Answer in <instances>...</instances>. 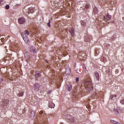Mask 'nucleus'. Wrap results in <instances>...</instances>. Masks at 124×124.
I'll return each instance as SVG.
<instances>
[{
  "label": "nucleus",
  "instance_id": "nucleus-37",
  "mask_svg": "<svg viewBox=\"0 0 124 124\" xmlns=\"http://www.w3.org/2000/svg\"><path fill=\"white\" fill-rule=\"evenodd\" d=\"M12 79H13V78H10V80H12Z\"/></svg>",
  "mask_w": 124,
  "mask_h": 124
},
{
  "label": "nucleus",
  "instance_id": "nucleus-2",
  "mask_svg": "<svg viewBox=\"0 0 124 124\" xmlns=\"http://www.w3.org/2000/svg\"><path fill=\"white\" fill-rule=\"evenodd\" d=\"M21 36L26 43H27L28 44H30V43H31V41H30L29 38H28L27 35L25 34H21Z\"/></svg>",
  "mask_w": 124,
  "mask_h": 124
},
{
  "label": "nucleus",
  "instance_id": "nucleus-6",
  "mask_svg": "<svg viewBox=\"0 0 124 124\" xmlns=\"http://www.w3.org/2000/svg\"><path fill=\"white\" fill-rule=\"evenodd\" d=\"M70 73H71V69L68 67L66 68V75H70Z\"/></svg>",
  "mask_w": 124,
  "mask_h": 124
},
{
  "label": "nucleus",
  "instance_id": "nucleus-9",
  "mask_svg": "<svg viewBox=\"0 0 124 124\" xmlns=\"http://www.w3.org/2000/svg\"><path fill=\"white\" fill-rule=\"evenodd\" d=\"M66 88L68 89V91H69V92H70L71 90H72V86L70 84L67 85Z\"/></svg>",
  "mask_w": 124,
  "mask_h": 124
},
{
  "label": "nucleus",
  "instance_id": "nucleus-30",
  "mask_svg": "<svg viewBox=\"0 0 124 124\" xmlns=\"http://www.w3.org/2000/svg\"><path fill=\"white\" fill-rule=\"evenodd\" d=\"M40 114H43V111H40Z\"/></svg>",
  "mask_w": 124,
  "mask_h": 124
},
{
  "label": "nucleus",
  "instance_id": "nucleus-25",
  "mask_svg": "<svg viewBox=\"0 0 124 124\" xmlns=\"http://www.w3.org/2000/svg\"><path fill=\"white\" fill-rule=\"evenodd\" d=\"M85 7L86 8H89V7H90V5H89V4H87L86 5H85Z\"/></svg>",
  "mask_w": 124,
  "mask_h": 124
},
{
  "label": "nucleus",
  "instance_id": "nucleus-16",
  "mask_svg": "<svg viewBox=\"0 0 124 124\" xmlns=\"http://www.w3.org/2000/svg\"><path fill=\"white\" fill-rule=\"evenodd\" d=\"M114 112L116 114V115H118V114H119V111H118V109L116 108L114 109Z\"/></svg>",
  "mask_w": 124,
  "mask_h": 124
},
{
  "label": "nucleus",
  "instance_id": "nucleus-3",
  "mask_svg": "<svg viewBox=\"0 0 124 124\" xmlns=\"http://www.w3.org/2000/svg\"><path fill=\"white\" fill-rule=\"evenodd\" d=\"M18 22L20 24V25H24L25 23H26V19L25 18L21 17H19L18 19Z\"/></svg>",
  "mask_w": 124,
  "mask_h": 124
},
{
  "label": "nucleus",
  "instance_id": "nucleus-8",
  "mask_svg": "<svg viewBox=\"0 0 124 124\" xmlns=\"http://www.w3.org/2000/svg\"><path fill=\"white\" fill-rule=\"evenodd\" d=\"M69 32L71 33V35L72 36H73L74 35V29L73 28H72L70 30H69Z\"/></svg>",
  "mask_w": 124,
  "mask_h": 124
},
{
  "label": "nucleus",
  "instance_id": "nucleus-32",
  "mask_svg": "<svg viewBox=\"0 0 124 124\" xmlns=\"http://www.w3.org/2000/svg\"><path fill=\"white\" fill-rule=\"evenodd\" d=\"M89 39H91V38H89V39H87V41H90V40H89Z\"/></svg>",
  "mask_w": 124,
  "mask_h": 124
},
{
  "label": "nucleus",
  "instance_id": "nucleus-1",
  "mask_svg": "<svg viewBox=\"0 0 124 124\" xmlns=\"http://www.w3.org/2000/svg\"><path fill=\"white\" fill-rule=\"evenodd\" d=\"M84 85L87 91H93V87L91 80L88 79L85 81Z\"/></svg>",
  "mask_w": 124,
  "mask_h": 124
},
{
  "label": "nucleus",
  "instance_id": "nucleus-22",
  "mask_svg": "<svg viewBox=\"0 0 124 124\" xmlns=\"http://www.w3.org/2000/svg\"><path fill=\"white\" fill-rule=\"evenodd\" d=\"M26 110H27V109H26V108L23 109L22 110L23 114H25V113H26Z\"/></svg>",
  "mask_w": 124,
  "mask_h": 124
},
{
  "label": "nucleus",
  "instance_id": "nucleus-7",
  "mask_svg": "<svg viewBox=\"0 0 124 124\" xmlns=\"http://www.w3.org/2000/svg\"><path fill=\"white\" fill-rule=\"evenodd\" d=\"M35 78H39L40 77V72L39 71H37L35 75Z\"/></svg>",
  "mask_w": 124,
  "mask_h": 124
},
{
  "label": "nucleus",
  "instance_id": "nucleus-19",
  "mask_svg": "<svg viewBox=\"0 0 124 124\" xmlns=\"http://www.w3.org/2000/svg\"><path fill=\"white\" fill-rule=\"evenodd\" d=\"M110 122L112 124H117V122L115 121V120H110Z\"/></svg>",
  "mask_w": 124,
  "mask_h": 124
},
{
  "label": "nucleus",
  "instance_id": "nucleus-27",
  "mask_svg": "<svg viewBox=\"0 0 124 124\" xmlns=\"http://www.w3.org/2000/svg\"><path fill=\"white\" fill-rule=\"evenodd\" d=\"M2 81H3V79H2V78H0V84L2 82Z\"/></svg>",
  "mask_w": 124,
  "mask_h": 124
},
{
  "label": "nucleus",
  "instance_id": "nucleus-31",
  "mask_svg": "<svg viewBox=\"0 0 124 124\" xmlns=\"http://www.w3.org/2000/svg\"><path fill=\"white\" fill-rule=\"evenodd\" d=\"M34 124H39V123H38V122H35V123Z\"/></svg>",
  "mask_w": 124,
  "mask_h": 124
},
{
  "label": "nucleus",
  "instance_id": "nucleus-15",
  "mask_svg": "<svg viewBox=\"0 0 124 124\" xmlns=\"http://www.w3.org/2000/svg\"><path fill=\"white\" fill-rule=\"evenodd\" d=\"M81 24L83 27H85V26H86V22L82 20L81 21Z\"/></svg>",
  "mask_w": 124,
  "mask_h": 124
},
{
  "label": "nucleus",
  "instance_id": "nucleus-21",
  "mask_svg": "<svg viewBox=\"0 0 124 124\" xmlns=\"http://www.w3.org/2000/svg\"><path fill=\"white\" fill-rule=\"evenodd\" d=\"M5 8L7 10H8L9 9V5H6L5 6Z\"/></svg>",
  "mask_w": 124,
  "mask_h": 124
},
{
  "label": "nucleus",
  "instance_id": "nucleus-26",
  "mask_svg": "<svg viewBox=\"0 0 124 124\" xmlns=\"http://www.w3.org/2000/svg\"><path fill=\"white\" fill-rule=\"evenodd\" d=\"M121 103L122 104H124V99H122L121 100Z\"/></svg>",
  "mask_w": 124,
  "mask_h": 124
},
{
  "label": "nucleus",
  "instance_id": "nucleus-36",
  "mask_svg": "<svg viewBox=\"0 0 124 124\" xmlns=\"http://www.w3.org/2000/svg\"><path fill=\"white\" fill-rule=\"evenodd\" d=\"M51 93V91H48V93Z\"/></svg>",
  "mask_w": 124,
  "mask_h": 124
},
{
  "label": "nucleus",
  "instance_id": "nucleus-34",
  "mask_svg": "<svg viewBox=\"0 0 124 124\" xmlns=\"http://www.w3.org/2000/svg\"><path fill=\"white\" fill-rule=\"evenodd\" d=\"M32 11H34V8H32Z\"/></svg>",
  "mask_w": 124,
  "mask_h": 124
},
{
  "label": "nucleus",
  "instance_id": "nucleus-13",
  "mask_svg": "<svg viewBox=\"0 0 124 124\" xmlns=\"http://www.w3.org/2000/svg\"><path fill=\"white\" fill-rule=\"evenodd\" d=\"M95 76L96 77L97 80H99V74H98V73H95Z\"/></svg>",
  "mask_w": 124,
  "mask_h": 124
},
{
  "label": "nucleus",
  "instance_id": "nucleus-17",
  "mask_svg": "<svg viewBox=\"0 0 124 124\" xmlns=\"http://www.w3.org/2000/svg\"><path fill=\"white\" fill-rule=\"evenodd\" d=\"M47 26L49 28H51V20H48V23H47Z\"/></svg>",
  "mask_w": 124,
  "mask_h": 124
},
{
  "label": "nucleus",
  "instance_id": "nucleus-35",
  "mask_svg": "<svg viewBox=\"0 0 124 124\" xmlns=\"http://www.w3.org/2000/svg\"><path fill=\"white\" fill-rule=\"evenodd\" d=\"M116 124H122L117 122Z\"/></svg>",
  "mask_w": 124,
  "mask_h": 124
},
{
  "label": "nucleus",
  "instance_id": "nucleus-29",
  "mask_svg": "<svg viewBox=\"0 0 124 124\" xmlns=\"http://www.w3.org/2000/svg\"><path fill=\"white\" fill-rule=\"evenodd\" d=\"M30 13H31V10L28 12V14H30Z\"/></svg>",
  "mask_w": 124,
  "mask_h": 124
},
{
  "label": "nucleus",
  "instance_id": "nucleus-14",
  "mask_svg": "<svg viewBox=\"0 0 124 124\" xmlns=\"http://www.w3.org/2000/svg\"><path fill=\"white\" fill-rule=\"evenodd\" d=\"M32 53H33V54H36V49L35 48L32 47Z\"/></svg>",
  "mask_w": 124,
  "mask_h": 124
},
{
  "label": "nucleus",
  "instance_id": "nucleus-24",
  "mask_svg": "<svg viewBox=\"0 0 124 124\" xmlns=\"http://www.w3.org/2000/svg\"><path fill=\"white\" fill-rule=\"evenodd\" d=\"M76 81L77 83V82H79V78L78 77L76 78Z\"/></svg>",
  "mask_w": 124,
  "mask_h": 124
},
{
  "label": "nucleus",
  "instance_id": "nucleus-20",
  "mask_svg": "<svg viewBox=\"0 0 124 124\" xmlns=\"http://www.w3.org/2000/svg\"><path fill=\"white\" fill-rule=\"evenodd\" d=\"M24 93H21L19 94H18L19 96H23Z\"/></svg>",
  "mask_w": 124,
  "mask_h": 124
},
{
  "label": "nucleus",
  "instance_id": "nucleus-11",
  "mask_svg": "<svg viewBox=\"0 0 124 124\" xmlns=\"http://www.w3.org/2000/svg\"><path fill=\"white\" fill-rule=\"evenodd\" d=\"M24 34L25 35H29L30 34V31L28 30H25L24 32L21 33V34Z\"/></svg>",
  "mask_w": 124,
  "mask_h": 124
},
{
  "label": "nucleus",
  "instance_id": "nucleus-18",
  "mask_svg": "<svg viewBox=\"0 0 124 124\" xmlns=\"http://www.w3.org/2000/svg\"><path fill=\"white\" fill-rule=\"evenodd\" d=\"M97 95V93H94L92 95L93 98H94V97H95V96H96Z\"/></svg>",
  "mask_w": 124,
  "mask_h": 124
},
{
  "label": "nucleus",
  "instance_id": "nucleus-10",
  "mask_svg": "<svg viewBox=\"0 0 124 124\" xmlns=\"http://www.w3.org/2000/svg\"><path fill=\"white\" fill-rule=\"evenodd\" d=\"M49 108H55V104L49 102Z\"/></svg>",
  "mask_w": 124,
  "mask_h": 124
},
{
  "label": "nucleus",
  "instance_id": "nucleus-4",
  "mask_svg": "<svg viewBox=\"0 0 124 124\" xmlns=\"http://www.w3.org/2000/svg\"><path fill=\"white\" fill-rule=\"evenodd\" d=\"M111 18V16L109 15V14H108L107 16H105L104 17V21L106 22H107V21H109Z\"/></svg>",
  "mask_w": 124,
  "mask_h": 124
},
{
  "label": "nucleus",
  "instance_id": "nucleus-28",
  "mask_svg": "<svg viewBox=\"0 0 124 124\" xmlns=\"http://www.w3.org/2000/svg\"><path fill=\"white\" fill-rule=\"evenodd\" d=\"M83 69L84 71L86 70V66L83 65Z\"/></svg>",
  "mask_w": 124,
  "mask_h": 124
},
{
  "label": "nucleus",
  "instance_id": "nucleus-12",
  "mask_svg": "<svg viewBox=\"0 0 124 124\" xmlns=\"http://www.w3.org/2000/svg\"><path fill=\"white\" fill-rule=\"evenodd\" d=\"M34 90H38L39 89V84H35L34 86Z\"/></svg>",
  "mask_w": 124,
  "mask_h": 124
},
{
  "label": "nucleus",
  "instance_id": "nucleus-23",
  "mask_svg": "<svg viewBox=\"0 0 124 124\" xmlns=\"http://www.w3.org/2000/svg\"><path fill=\"white\" fill-rule=\"evenodd\" d=\"M94 12L95 13H96V12H97V8H95L94 9Z\"/></svg>",
  "mask_w": 124,
  "mask_h": 124
},
{
  "label": "nucleus",
  "instance_id": "nucleus-5",
  "mask_svg": "<svg viewBox=\"0 0 124 124\" xmlns=\"http://www.w3.org/2000/svg\"><path fill=\"white\" fill-rule=\"evenodd\" d=\"M9 103V100L7 99L4 100L2 103V106H6Z\"/></svg>",
  "mask_w": 124,
  "mask_h": 124
},
{
  "label": "nucleus",
  "instance_id": "nucleus-33",
  "mask_svg": "<svg viewBox=\"0 0 124 124\" xmlns=\"http://www.w3.org/2000/svg\"><path fill=\"white\" fill-rule=\"evenodd\" d=\"M1 2H2V0H0V5L1 4Z\"/></svg>",
  "mask_w": 124,
  "mask_h": 124
}]
</instances>
